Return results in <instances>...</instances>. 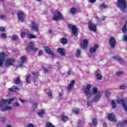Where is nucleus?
<instances>
[{"label":"nucleus","instance_id":"2","mask_svg":"<svg viewBox=\"0 0 127 127\" xmlns=\"http://www.w3.org/2000/svg\"><path fill=\"white\" fill-rule=\"evenodd\" d=\"M117 5L122 11L125 12L127 7V1L125 0H118Z\"/></svg>","mask_w":127,"mask_h":127},{"label":"nucleus","instance_id":"30","mask_svg":"<svg viewBox=\"0 0 127 127\" xmlns=\"http://www.w3.org/2000/svg\"><path fill=\"white\" fill-rule=\"evenodd\" d=\"M127 22H126V23L123 27V28H122V31L123 33H126L127 32Z\"/></svg>","mask_w":127,"mask_h":127},{"label":"nucleus","instance_id":"49","mask_svg":"<svg viewBox=\"0 0 127 127\" xmlns=\"http://www.w3.org/2000/svg\"><path fill=\"white\" fill-rule=\"evenodd\" d=\"M120 88L121 89V90H125V89H126V85H122Z\"/></svg>","mask_w":127,"mask_h":127},{"label":"nucleus","instance_id":"27","mask_svg":"<svg viewBox=\"0 0 127 127\" xmlns=\"http://www.w3.org/2000/svg\"><path fill=\"white\" fill-rule=\"evenodd\" d=\"M61 118L62 121H63L64 122H67L69 120V118L66 116H63Z\"/></svg>","mask_w":127,"mask_h":127},{"label":"nucleus","instance_id":"15","mask_svg":"<svg viewBox=\"0 0 127 127\" xmlns=\"http://www.w3.org/2000/svg\"><path fill=\"white\" fill-rule=\"evenodd\" d=\"M98 48L99 45H98V44H96L94 47H92L91 48H90L89 52L92 54H94V53H95L97 51V49H98Z\"/></svg>","mask_w":127,"mask_h":127},{"label":"nucleus","instance_id":"14","mask_svg":"<svg viewBox=\"0 0 127 127\" xmlns=\"http://www.w3.org/2000/svg\"><path fill=\"white\" fill-rule=\"evenodd\" d=\"M89 43V41L86 39H85L83 40V42L80 44V46L82 49H85L87 46L88 44Z\"/></svg>","mask_w":127,"mask_h":127},{"label":"nucleus","instance_id":"47","mask_svg":"<svg viewBox=\"0 0 127 127\" xmlns=\"http://www.w3.org/2000/svg\"><path fill=\"white\" fill-rule=\"evenodd\" d=\"M44 72L45 73H48V72H49V69L47 68V67H45L44 68Z\"/></svg>","mask_w":127,"mask_h":127},{"label":"nucleus","instance_id":"9","mask_svg":"<svg viewBox=\"0 0 127 127\" xmlns=\"http://www.w3.org/2000/svg\"><path fill=\"white\" fill-rule=\"evenodd\" d=\"M109 44L111 48H115L116 46V39L114 37H112L109 39Z\"/></svg>","mask_w":127,"mask_h":127},{"label":"nucleus","instance_id":"61","mask_svg":"<svg viewBox=\"0 0 127 127\" xmlns=\"http://www.w3.org/2000/svg\"><path fill=\"white\" fill-rule=\"evenodd\" d=\"M62 96H63V94H61V93H59V97H62Z\"/></svg>","mask_w":127,"mask_h":127},{"label":"nucleus","instance_id":"39","mask_svg":"<svg viewBox=\"0 0 127 127\" xmlns=\"http://www.w3.org/2000/svg\"><path fill=\"white\" fill-rule=\"evenodd\" d=\"M13 107H14V108H17V107H20V104L18 102H16L13 103Z\"/></svg>","mask_w":127,"mask_h":127},{"label":"nucleus","instance_id":"46","mask_svg":"<svg viewBox=\"0 0 127 127\" xmlns=\"http://www.w3.org/2000/svg\"><path fill=\"white\" fill-rule=\"evenodd\" d=\"M5 121V117H2L0 119V122H1V123H4Z\"/></svg>","mask_w":127,"mask_h":127},{"label":"nucleus","instance_id":"34","mask_svg":"<svg viewBox=\"0 0 127 127\" xmlns=\"http://www.w3.org/2000/svg\"><path fill=\"white\" fill-rule=\"evenodd\" d=\"M14 83L16 84V85L20 84V79H19V77L16 78V80L14 81Z\"/></svg>","mask_w":127,"mask_h":127},{"label":"nucleus","instance_id":"26","mask_svg":"<svg viewBox=\"0 0 127 127\" xmlns=\"http://www.w3.org/2000/svg\"><path fill=\"white\" fill-rule=\"evenodd\" d=\"M32 75H33V76H34V77H35V78H34V79H33V81H34V82H35V81H36V80L37 79V75H38V73L32 72Z\"/></svg>","mask_w":127,"mask_h":127},{"label":"nucleus","instance_id":"18","mask_svg":"<svg viewBox=\"0 0 127 127\" xmlns=\"http://www.w3.org/2000/svg\"><path fill=\"white\" fill-rule=\"evenodd\" d=\"M20 59L21 62L19 63L18 66H19V67H22V65H23V63H24V62L26 61V58L25 56H22L20 58Z\"/></svg>","mask_w":127,"mask_h":127},{"label":"nucleus","instance_id":"4","mask_svg":"<svg viewBox=\"0 0 127 127\" xmlns=\"http://www.w3.org/2000/svg\"><path fill=\"white\" fill-rule=\"evenodd\" d=\"M26 51H28V52H29V51H31L32 50V51H33V52H35V53H36V52L37 51V50H38V48H35L34 47L33 42H30L28 46L26 48Z\"/></svg>","mask_w":127,"mask_h":127},{"label":"nucleus","instance_id":"1","mask_svg":"<svg viewBox=\"0 0 127 127\" xmlns=\"http://www.w3.org/2000/svg\"><path fill=\"white\" fill-rule=\"evenodd\" d=\"M91 87H92V86L90 84H87L84 89V92L86 97H91L92 95H97L99 93H101L98 88L94 87L92 89V92H91Z\"/></svg>","mask_w":127,"mask_h":127},{"label":"nucleus","instance_id":"10","mask_svg":"<svg viewBox=\"0 0 127 127\" xmlns=\"http://www.w3.org/2000/svg\"><path fill=\"white\" fill-rule=\"evenodd\" d=\"M31 28L33 30H35V31H38V30L39 29V25L35 21H32Z\"/></svg>","mask_w":127,"mask_h":127},{"label":"nucleus","instance_id":"11","mask_svg":"<svg viewBox=\"0 0 127 127\" xmlns=\"http://www.w3.org/2000/svg\"><path fill=\"white\" fill-rule=\"evenodd\" d=\"M14 62H15L14 59H9L5 61V64L6 66H11V65H13Z\"/></svg>","mask_w":127,"mask_h":127},{"label":"nucleus","instance_id":"5","mask_svg":"<svg viewBox=\"0 0 127 127\" xmlns=\"http://www.w3.org/2000/svg\"><path fill=\"white\" fill-rule=\"evenodd\" d=\"M68 28H71L72 34L74 35V36H77L78 35V31H77V27H76L75 25L69 24Z\"/></svg>","mask_w":127,"mask_h":127},{"label":"nucleus","instance_id":"12","mask_svg":"<svg viewBox=\"0 0 127 127\" xmlns=\"http://www.w3.org/2000/svg\"><path fill=\"white\" fill-rule=\"evenodd\" d=\"M4 59H5V54L4 53L0 54V67L2 66V64L4 62Z\"/></svg>","mask_w":127,"mask_h":127},{"label":"nucleus","instance_id":"51","mask_svg":"<svg viewBox=\"0 0 127 127\" xmlns=\"http://www.w3.org/2000/svg\"><path fill=\"white\" fill-rule=\"evenodd\" d=\"M123 126H124V124L123 123H119L117 125L118 127H123Z\"/></svg>","mask_w":127,"mask_h":127},{"label":"nucleus","instance_id":"20","mask_svg":"<svg viewBox=\"0 0 127 127\" xmlns=\"http://www.w3.org/2000/svg\"><path fill=\"white\" fill-rule=\"evenodd\" d=\"M18 18L21 20V22H23V12H20L17 14Z\"/></svg>","mask_w":127,"mask_h":127},{"label":"nucleus","instance_id":"23","mask_svg":"<svg viewBox=\"0 0 127 127\" xmlns=\"http://www.w3.org/2000/svg\"><path fill=\"white\" fill-rule=\"evenodd\" d=\"M9 90L11 92H16V91L18 90V88H17V86H14L9 88Z\"/></svg>","mask_w":127,"mask_h":127},{"label":"nucleus","instance_id":"58","mask_svg":"<svg viewBox=\"0 0 127 127\" xmlns=\"http://www.w3.org/2000/svg\"><path fill=\"white\" fill-rule=\"evenodd\" d=\"M19 100H20V101H21V103H24V102H25V100H24L23 99H21V98H19Z\"/></svg>","mask_w":127,"mask_h":127},{"label":"nucleus","instance_id":"19","mask_svg":"<svg viewBox=\"0 0 127 127\" xmlns=\"http://www.w3.org/2000/svg\"><path fill=\"white\" fill-rule=\"evenodd\" d=\"M57 52L59 53H60V54L63 56H65V55H66V53L65 52V49H64L59 48L57 50Z\"/></svg>","mask_w":127,"mask_h":127},{"label":"nucleus","instance_id":"17","mask_svg":"<svg viewBox=\"0 0 127 127\" xmlns=\"http://www.w3.org/2000/svg\"><path fill=\"white\" fill-rule=\"evenodd\" d=\"M31 74H28L26 75V82L27 83V84H30L31 83Z\"/></svg>","mask_w":127,"mask_h":127},{"label":"nucleus","instance_id":"54","mask_svg":"<svg viewBox=\"0 0 127 127\" xmlns=\"http://www.w3.org/2000/svg\"><path fill=\"white\" fill-rule=\"evenodd\" d=\"M0 31H4L5 29H4V27H0Z\"/></svg>","mask_w":127,"mask_h":127},{"label":"nucleus","instance_id":"25","mask_svg":"<svg viewBox=\"0 0 127 127\" xmlns=\"http://www.w3.org/2000/svg\"><path fill=\"white\" fill-rule=\"evenodd\" d=\"M12 108L11 107H5L4 109H1V112H4V111H11Z\"/></svg>","mask_w":127,"mask_h":127},{"label":"nucleus","instance_id":"8","mask_svg":"<svg viewBox=\"0 0 127 127\" xmlns=\"http://www.w3.org/2000/svg\"><path fill=\"white\" fill-rule=\"evenodd\" d=\"M108 119L111 122H113L114 123H117V119H116V115L114 114V113H110L108 114Z\"/></svg>","mask_w":127,"mask_h":127},{"label":"nucleus","instance_id":"59","mask_svg":"<svg viewBox=\"0 0 127 127\" xmlns=\"http://www.w3.org/2000/svg\"><path fill=\"white\" fill-rule=\"evenodd\" d=\"M87 106H88V107H91V102L90 101L87 102Z\"/></svg>","mask_w":127,"mask_h":127},{"label":"nucleus","instance_id":"35","mask_svg":"<svg viewBox=\"0 0 127 127\" xmlns=\"http://www.w3.org/2000/svg\"><path fill=\"white\" fill-rule=\"evenodd\" d=\"M111 105L113 109H116L117 104H116V102H115L114 100H112L111 101Z\"/></svg>","mask_w":127,"mask_h":127},{"label":"nucleus","instance_id":"40","mask_svg":"<svg viewBox=\"0 0 127 127\" xmlns=\"http://www.w3.org/2000/svg\"><path fill=\"white\" fill-rule=\"evenodd\" d=\"M113 59H115V60H117V61H121L122 60V59L119 56H116L113 57Z\"/></svg>","mask_w":127,"mask_h":127},{"label":"nucleus","instance_id":"57","mask_svg":"<svg viewBox=\"0 0 127 127\" xmlns=\"http://www.w3.org/2000/svg\"><path fill=\"white\" fill-rule=\"evenodd\" d=\"M27 127H34V125H33V124H29L27 126Z\"/></svg>","mask_w":127,"mask_h":127},{"label":"nucleus","instance_id":"3","mask_svg":"<svg viewBox=\"0 0 127 127\" xmlns=\"http://www.w3.org/2000/svg\"><path fill=\"white\" fill-rule=\"evenodd\" d=\"M53 19L55 21H59L60 20H64V17L63 15L59 11H57V12L55 14L53 17Z\"/></svg>","mask_w":127,"mask_h":127},{"label":"nucleus","instance_id":"44","mask_svg":"<svg viewBox=\"0 0 127 127\" xmlns=\"http://www.w3.org/2000/svg\"><path fill=\"white\" fill-rule=\"evenodd\" d=\"M43 50H40L39 52H38V55L39 56H42V55H43Z\"/></svg>","mask_w":127,"mask_h":127},{"label":"nucleus","instance_id":"37","mask_svg":"<svg viewBox=\"0 0 127 127\" xmlns=\"http://www.w3.org/2000/svg\"><path fill=\"white\" fill-rule=\"evenodd\" d=\"M14 100H15V97L9 99L8 100L7 105H10V104H11V102H13V101H14Z\"/></svg>","mask_w":127,"mask_h":127},{"label":"nucleus","instance_id":"24","mask_svg":"<svg viewBox=\"0 0 127 127\" xmlns=\"http://www.w3.org/2000/svg\"><path fill=\"white\" fill-rule=\"evenodd\" d=\"M38 115L39 117H41V118L43 117V115H45V110L43 109L40 112L38 113Z\"/></svg>","mask_w":127,"mask_h":127},{"label":"nucleus","instance_id":"29","mask_svg":"<svg viewBox=\"0 0 127 127\" xmlns=\"http://www.w3.org/2000/svg\"><path fill=\"white\" fill-rule=\"evenodd\" d=\"M99 7H100V9H103L104 8V9L105 8H108L107 6H106V5L105 4V3H102V4L99 5Z\"/></svg>","mask_w":127,"mask_h":127},{"label":"nucleus","instance_id":"21","mask_svg":"<svg viewBox=\"0 0 127 127\" xmlns=\"http://www.w3.org/2000/svg\"><path fill=\"white\" fill-rule=\"evenodd\" d=\"M74 85H75V80H72L71 81L70 84H69L68 86L67 87V89L68 91H70V90H71V89H72L73 86H74Z\"/></svg>","mask_w":127,"mask_h":127},{"label":"nucleus","instance_id":"53","mask_svg":"<svg viewBox=\"0 0 127 127\" xmlns=\"http://www.w3.org/2000/svg\"><path fill=\"white\" fill-rule=\"evenodd\" d=\"M33 108L35 109V108H37V103H35L33 104Z\"/></svg>","mask_w":127,"mask_h":127},{"label":"nucleus","instance_id":"38","mask_svg":"<svg viewBox=\"0 0 127 127\" xmlns=\"http://www.w3.org/2000/svg\"><path fill=\"white\" fill-rule=\"evenodd\" d=\"M105 95L107 98H109V97L111 96V92L109 91H105Z\"/></svg>","mask_w":127,"mask_h":127},{"label":"nucleus","instance_id":"56","mask_svg":"<svg viewBox=\"0 0 127 127\" xmlns=\"http://www.w3.org/2000/svg\"><path fill=\"white\" fill-rule=\"evenodd\" d=\"M96 0H89V1L91 3H93L94 2H96Z\"/></svg>","mask_w":127,"mask_h":127},{"label":"nucleus","instance_id":"60","mask_svg":"<svg viewBox=\"0 0 127 127\" xmlns=\"http://www.w3.org/2000/svg\"><path fill=\"white\" fill-rule=\"evenodd\" d=\"M103 126H104V127H108V125H107L106 123H104L103 124Z\"/></svg>","mask_w":127,"mask_h":127},{"label":"nucleus","instance_id":"16","mask_svg":"<svg viewBox=\"0 0 127 127\" xmlns=\"http://www.w3.org/2000/svg\"><path fill=\"white\" fill-rule=\"evenodd\" d=\"M101 93H99V94H96L93 99H92V102H98L101 99Z\"/></svg>","mask_w":127,"mask_h":127},{"label":"nucleus","instance_id":"50","mask_svg":"<svg viewBox=\"0 0 127 127\" xmlns=\"http://www.w3.org/2000/svg\"><path fill=\"white\" fill-rule=\"evenodd\" d=\"M73 73V71H72V70H68V71L67 72V75H68V76H70V75L71 74H72Z\"/></svg>","mask_w":127,"mask_h":127},{"label":"nucleus","instance_id":"36","mask_svg":"<svg viewBox=\"0 0 127 127\" xmlns=\"http://www.w3.org/2000/svg\"><path fill=\"white\" fill-rule=\"evenodd\" d=\"M76 57H80V56H81V50L77 49L76 50Z\"/></svg>","mask_w":127,"mask_h":127},{"label":"nucleus","instance_id":"42","mask_svg":"<svg viewBox=\"0 0 127 127\" xmlns=\"http://www.w3.org/2000/svg\"><path fill=\"white\" fill-rule=\"evenodd\" d=\"M79 109L76 108L74 110H72L73 113H74V114H76V115H78V114H79Z\"/></svg>","mask_w":127,"mask_h":127},{"label":"nucleus","instance_id":"55","mask_svg":"<svg viewBox=\"0 0 127 127\" xmlns=\"http://www.w3.org/2000/svg\"><path fill=\"white\" fill-rule=\"evenodd\" d=\"M5 17V16H4V15H0V18L1 19H3V18Z\"/></svg>","mask_w":127,"mask_h":127},{"label":"nucleus","instance_id":"63","mask_svg":"<svg viewBox=\"0 0 127 127\" xmlns=\"http://www.w3.org/2000/svg\"><path fill=\"white\" fill-rule=\"evenodd\" d=\"M6 127H12V126H11V125H7Z\"/></svg>","mask_w":127,"mask_h":127},{"label":"nucleus","instance_id":"41","mask_svg":"<svg viewBox=\"0 0 127 127\" xmlns=\"http://www.w3.org/2000/svg\"><path fill=\"white\" fill-rule=\"evenodd\" d=\"M123 74H124V72L123 71H118L116 73V75L118 77L122 76V75H123Z\"/></svg>","mask_w":127,"mask_h":127},{"label":"nucleus","instance_id":"22","mask_svg":"<svg viewBox=\"0 0 127 127\" xmlns=\"http://www.w3.org/2000/svg\"><path fill=\"white\" fill-rule=\"evenodd\" d=\"M96 77L97 79V80H102L103 79V76H102V74L99 73V72L98 71H95Z\"/></svg>","mask_w":127,"mask_h":127},{"label":"nucleus","instance_id":"13","mask_svg":"<svg viewBox=\"0 0 127 127\" xmlns=\"http://www.w3.org/2000/svg\"><path fill=\"white\" fill-rule=\"evenodd\" d=\"M45 51L47 53V54H49V55H52V56L53 57V58H55V55H54V53H53V52L50 50V48L45 47Z\"/></svg>","mask_w":127,"mask_h":127},{"label":"nucleus","instance_id":"62","mask_svg":"<svg viewBox=\"0 0 127 127\" xmlns=\"http://www.w3.org/2000/svg\"><path fill=\"white\" fill-rule=\"evenodd\" d=\"M52 30H49V33H52Z\"/></svg>","mask_w":127,"mask_h":127},{"label":"nucleus","instance_id":"43","mask_svg":"<svg viewBox=\"0 0 127 127\" xmlns=\"http://www.w3.org/2000/svg\"><path fill=\"white\" fill-rule=\"evenodd\" d=\"M12 40H14V41H15V40H17L18 39V36L14 35L12 36Z\"/></svg>","mask_w":127,"mask_h":127},{"label":"nucleus","instance_id":"7","mask_svg":"<svg viewBox=\"0 0 127 127\" xmlns=\"http://www.w3.org/2000/svg\"><path fill=\"white\" fill-rule=\"evenodd\" d=\"M7 102H8V100L2 99L0 100V111H1V109H4Z\"/></svg>","mask_w":127,"mask_h":127},{"label":"nucleus","instance_id":"31","mask_svg":"<svg viewBox=\"0 0 127 127\" xmlns=\"http://www.w3.org/2000/svg\"><path fill=\"white\" fill-rule=\"evenodd\" d=\"M67 40L65 38H63L61 39V42L62 44H67Z\"/></svg>","mask_w":127,"mask_h":127},{"label":"nucleus","instance_id":"48","mask_svg":"<svg viewBox=\"0 0 127 127\" xmlns=\"http://www.w3.org/2000/svg\"><path fill=\"white\" fill-rule=\"evenodd\" d=\"M25 35H26V33H25V32H23L21 33V37H25Z\"/></svg>","mask_w":127,"mask_h":127},{"label":"nucleus","instance_id":"32","mask_svg":"<svg viewBox=\"0 0 127 127\" xmlns=\"http://www.w3.org/2000/svg\"><path fill=\"white\" fill-rule=\"evenodd\" d=\"M27 37H28V38H36L35 35H33V34H27Z\"/></svg>","mask_w":127,"mask_h":127},{"label":"nucleus","instance_id":"64","mask_svg":"<svg viewBox=\"0 0 127 127\" xmlns=\"http://www.w3.org/2000/svg\"><path fill=\"white\" fill-rule=\"evenodd\" d=\"M106 19V17H104L101 20H105V19Z\"/></svg>","mask_w":127,"mask_h":127},{"label":"nucleus","instance_id":"33","mask_svg":"<svg viewBox=\"0 0 127 127\" xmlns=\"http://www.w3.org/2000/svg\"><path fill=\"white\" fill-rule=\"evenodd\" d=\"M70 12L71 14H76V8L75 7H72L70 9Z\"/></svg>","mask_w":127,"mask_h":127},{"label":"nucleus","instance_id":"52","mask_svg":"<svg viewBox=\"0 0 127 127\" xmlns=\"http://www.w3.org/2000/svg\"><path fill=\"white\" fill-rule=\"evenodd\" d=\"M47 95H48L49 97H51L52 96V91H50V92H48Z\"/></svg>","mask_w":127,"mask_h":127},{"label":"nucleus","instance_id":"45","mask_svg":"<svg viewBox=\"0 0 127 127\" xmlns=\"http://www.w3.org/2000/svg\"><path fill=\"white\" fill-rule=\"evenodd\" d=\"M1 37H3V38H7V35H6V34L3 33L1 34Z\"/></svg>","mask_w":127,"mask_h":127},{"label":"nucleus","instance_id":"28","mask_svg":"<svg viewBox=\"0 0 127 127\" xmlns=\"http://www.w3.org/2000/svg\"><path fill=\"white\" fill-rule=\"evenodd\" d=\"M92 122L95 127L98 126V119H97V118H94L92 120Z\"/></svg>","mask_w":127,"mask_h":127},{"label":"nucleus","instance_id":"6","mask_svg":"<svg viewBox=\"0 0 127 127\" xmlns=\"http://www.w3.org/2000/svg\"><path fill=\"white\" fill-rule=\"evenodd\" d=\"M89 29L91 31H96L97 30V27L96 25L94 24L93 23H92L91 21H89L88 24Z\"/></svg>","mask_w":127,"mask_h":127}]
</instances>
